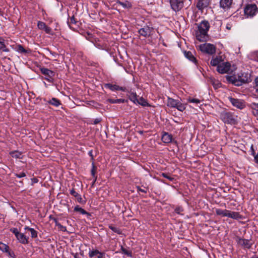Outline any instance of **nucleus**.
<instances>
[{
    "instance_id": "58",
    "label": "nucleus",
    "mask_w": 258,
    "mask_h": 258,
    "mask_svg": "<svg viewBox=\"0 0 258 258\" xmlns=\"http://www.w3.org/2000/svg\"><path fill=\"white\" fill-rule=\"evenodd\" d=\"M251 258H258V256L257 255H253Z\"/></svg>"
},
{
    "instance_id": "26",
    "label": "nucleus",
    "mask_w": 258,
    "mask_h": 258,
    "mask_svg": "<svg viewBox=\"0 0 258 258\" xmlns=\"http://www.w3.org/2000/svg\"><path fill=\"white\" fill-rule=\"evenodd\" d=\"M136 103L139 104L143 106H150L146 100H145L143 97H140L139 99H137Z\"/></svg>"
},
{
    "instance_id": "41",
    "label": "nucleus",
    "mask_w": 258,
    "mask_h": 258,
    "mask_svg": "<svg viewBox=\"0 0 258 258\" xmlns=\"http://www.w3.org/2000/svg\"><path fill=\"white\" fill-rule=\"evenodd\" d=\"M109 228L112 230L113 231L118 233V234H120L121 233V232L120 231V230H119L118 228H117L116 227H114L113 226H111V225H110L109 226Z\"/></svg>"
},
{
    "instance_id": "2",
    "label": "nucleus",
    "mask_w": 258,
    "mask_h": 258,
    "mask_svg": "<svg viewBox=\"0 0 258 258\" xmlns=\"http://www.w3.org/2000/svg\"><path fill=\"white\" fill-rule=\"evenodd\" d=\"M209 28L210 24L207 21H203L199 24L196 33V38L199 41L204 42L207 40Z\"/></svg>"
},
{
    "instance_id": "6",
    "label": "nucleus",
    "mask_w": 258,
    "mask_h": 258,
    "mask_svg": "<svg viewBox=\"0 0 258 258\" xmlns=\"http://www.w3.org/2000/svg\"><path fill=\"white\" fill-rule=\"evenodd\" d=\"M231 67V64L228 62H221L217 68V71L220 74H225L227 73Z\"/></svg>"
},
{
    "instance_id": "12",
    "label": "nucleus",
    "mask_w": 258,
    "mask_h": 258,
    "mask_svg": "<svg viewBox=\"0 0 258 258\" xmlns=\"http://www.w3.org/2000/svg\"><path fill=\"white\" fill-rule=\"evenodd\" d=\"M105 86L111 91L120 90L122 91H128L126 87H119L116 84H107Z\"/></svg>"
},
{
    "instance_id": "32",
    "label": "nucleus",
    "mask_w": 258,
    "mask_h": 258,
    "mask_svg": "<svg viewBox=\"0 0 258 258\" xmlns=\"http://www.w3.org/2000/svg\"><path fill=\"white\" fill-rule=\"evenodd\" d=\"M0 250L4 252H9V246L5 243H2L0 245Z\"/></svg>"
},
{
    "instance_id": "54",
    "label": "nucleus",
    "mask_w": 258,
    "mask_h": 258,
    "mask_svg": "<svg viewBox=\"0 0 258 258\" xmlns=\"http://www.w3.org/2000/svg\"><path fill=\"white\" fill-rule=\"evenodd\" d=\"M101 121V119L100 118H96L93 121V124H98L99 122H100Z\"/></svg>"
},
{
    "instance_id": "3",
    "label": "nucleus",
    "mask_w": 258,
    "mask_h": 258,
    "mask_svg": "<svg viewBox=\"0 0 258 258\" xmlns=\"http://www.w3.org/2000/svg\"><path fill=\"white\" fill-rule=\"evenodd\" d=\"M200 50L205 53L212 54L215 52L216 48L214 45L210 43H204L199 46Z\"/></svg>"
},
{
    "instance_id": "5",
    "label": "nucleus",
    "mask_w": 258,
    "mask_h": 258,
    "mask_svg": "<svg viewBox=\"0 0 258 258\" xmlns=\"http://www.w3.org/2000/svg\"><path fill=\"white\" fill-rule=\"evenodd\" d=\"M257 12V7L254 4H249L244 9V14L248 17H253Z\"/></svg>"
},
{
    "instance_id": "13",
    "label": "nucleus",
    "mask_w": 258,
    "mask_h": 258,
    "mask_svg": "<svg viewBox=\"0 0 258 258\" xmlns=\"http://www.w3.org/2000/svg\"><path fill=\"white\" fill-rule=\"evenodd\" d=\"M232 2L233 0H220V7L224 10H228L231 7Z\"/></svg>"
},
{
    "instance_id": "53",
    "label": "nucleus",
    "mask_w": 258,
    "mask_h": 258,
    "mask_svg": "<svg viewBox=\"0 0 258 258\" xmlns=\"http://www.w3.org/2000/svg\"><path fill=\"white\" fill-rule=\"evenodd\" d=\"M232 27V25L231 24V23H227L226 24V28L228 30H230L231 29Z\"/></svg>"
},
{
    "instance_id": "1",
    "label": "nucleus",
    "mask_w": 258,
    "mask_h": 258,
    "mask_svg": "<svg viewBox=\"0 0 258 258\" xmlns=\"http://www.w3.org/2000/svg\"><path fill=\"white\" fill-rule=\"evenodd\" d=\"M226 79L228 82L237 86H240L243 84L251 81L250 74L248 71H241L237 75L227 76Z\"/></svg>"
},
{
    "instance_id": "52",
    "label": "nucleus",
    "mask_w": 258,
    "mask_h": 258,
    "mask_svg": "<svg viewBox=\"0 0 258 258\" xmlns=\"http://www.w3.org/2000/svg\"><path fill=\"white\" fill-rule=\"evenodd\" d=\"M6 253H7L10 256L13 258L15 257V254L14 252L10 251V250H9V252H7Z\"/></svg>"
},
{
    "instance_id": "56",
    "label": "nucleus",
    "mask_w": 258,
    "mask_h": 258,
    "mask_svg": "<svg viewBox=\"0 0 258 258\" xmlns=\"http://www.w3.org/2000/svg\"><path fill=\"white\" fill-rule=\"evenodd\" d=\"M138 190L140 191H141L142 192H144V193H146L147 192V190L145 189H142L139 187H138Z\"/></svg>"
},
{
    "instance_id": "33",
    "label": "nucleus",
    "mask_w": 258,
    "mask_h": 258,
    "mask_svg": "<svg viewBox=\"0 0 258 258\" xmlns=\"http://www.w3.org/2000/svg\"><path fill=\"white\" fill-rule=\"evenodd\" d=\"M96 167L95 166L94 163L92 164V169H91V175L94 177V180H96L97 179V176L96 175Z\"/></svg>"
},
{
    "instance_id": "19",
    "label": "nucleus",
    "mask_w": 258,
    "mask_h": 258,
    "mask_svg": "<svg viewBox=\"0 0 258 258\" xmlns=\"http://www.w3.org/2000/svg\"><path fill=\"white\" fill-rule=\"evenodd\" d=\"M128 90V91H127L128 93V94L127 95L130 100L134 102V103L136 104V101L137 100V95L136 92H132L131 90H130L128 89H127Z\"/></svg>"
},
{
    "instance_id": "11",
    "label": "nucleus",
    "mask_w": 258,
    "mask_h": 258,
    "mask_svg": "<svg viewBox=\"0 0 258 258\" xmlns=\"http://www.w3.org/2000/svg\"><path fill=\"white\" fill-rule=\"evenodd\" d=\"M236 241L238 244L243 246L244 248H249L252 245V243L248 239H245L241 238H237Z\"/></svg>"
},
{
    "instance_id": "21",
    "label": "nucleus",
    "mask_w": 258,
    "mask_h": 258,
    "mask_svg": "<svg viewBox=\"0 0 258 258\" xmlns=\"http://www.w3.org/2000/svg\"><path fill=\"white\" fill-rule=\"evenodd\" d=\"M178 101L173 98L168 97L167 105L170 107L175 108Z\"/></svg>"
},
{
    "instance_id": "20",
    "label": "nucleus",
    "mask_w": 258,
    "mask_h": 258,
    "mask_svg": "<svg viewBox=\"0 0 258 258\" xmlns=\"http://www.w3.org/2000/svg\"><path fill=\"white\" fill-rule=\"evenodd\" d=\"M172 139V136L167 133H164L162 135V141L165 143H170L171 142Z\"/></svg>"
},
{
    "instance_id": "62",
    "label": "nucleus",
    "mask_w": 258,
    "mask_h": 258,
    "mask_svg": "<svg viewBox=\"0 0 258 258\" xmlns=\"http://www.w3.org/2000/svg\"><path fill=\"white\" fill-rule=\"evenodd\" d=\"M3 42V41H0V44H1Z\"/></svg>"
},
{
    "instance_id": "35",
    "label": "nucleus",
    "mask_w": 258,
    "mask_h": 258,
    "mask_svg": "<svg viewBox=\"0 0 258 258\" xmlns=\"http://www.w3.org/2000/svg\"><path fill=\"white\" fill-rule=\"evenodd\" d=\"M175 108L180 111H183L185 110V106L184 104L178 101Z\"/></svg>"
},
{
    "instance_id": "44",
    "label": "nucleus",
    "mask_w": 258,
    "mask_h": 258,
    "mask_svg": "<svg viewBox=\"0 0 258 258\" xmlns=\"http://www.w3.org/2000/svg\"><path fill=\"white\" fill-rule=\"evenodd\" d=\"M213 85L215 88H218L221 86V83L218 81H213Z\"/></svg>"
},
{
    "instance_id": "24",
    "label": "nucleus",
    "mask_w": 258,
    "mask_h": 258,
    "mask_svg": "<svg viewBox=\"0 0 258 258\" xmlns=\"http://www.w3.org/2000/svg\"><path fill=\"white\" fill-rule=\"evenodd\" d=\"M74 211L76 212H79L82 215H90V214L86 212L84 209L80 207L79 205H77L75 207Z\"/></svg>"
},
{
    "instance_id": "14",
    "label": "nucleus",
    "mask_w": 258,
    "mask_h": 258,
    "mask_svg": "<svg viewBox=\"0 0 258 258\" xmlns=\"http://www.w3.org/2000/svg\"><path fill=\"white\" fill-rule=\"evenodd\" d=\"M210 4V0H199L197 4V8L199 10H202L207 8Z\"/></svg>"
},
{
    "instance_id": "22",
    "label": "nucleus",
    "mask_w": 258,
    "mask_h": 258,
    "mask_svg": "<svg viewBox=\"0 0 258 258\" xmlns=\"http://www.w3.org/2000/svg\"><path fill=\"white\" fill-rule=\"evenodd\" d=\"M250 107L252 109V113L255 116H258V103H251L250 104Z\"/></svg>"
},
{
    "instance_id": "40",
    "label": "nucleus",
    "mask_w": 258,
    "mask_h": 258,
    "mask_svg": "<svg viewBox=\"0 0 258 258\" xmlns=\"http://www.w3.org/2000/svg\"><path fill=\"white\" fill-rule=\"evenodd\" d=\"M17 50L19 52L21 53H25L27 52V50L21 45L18 46Z\"/></svg>"
},
{
    "instance_id": "29",
    "label": "nucleus",
    "mask_w": 258,
    "mask_h": 258,
    "mask_svg": "<svg viewBox=\"0 0 258 258\" xmlns=\"http://www.w3.org/2000/svg\"><path fill=\"white\" fill-rule=\"evenodd\" d=\"M108 102L111 103H121L125 102V100L123 99H108L107 100Z\"/></svg>"
},
{
    "instance_id": "61",
    "label": "nucleus",
    "mask_w": 258,
    "mask_h": 258,
    "mask_svg": "<svg viewBox=\"0 0 258 258\" xmlns=\"http://www.w3.org/2000/svg\"><path fill=\"white\" fill-rule=\"evenodd\" d=\"M71 21H72V22L74 21V20H73V18H71Z\"/></svg>"
},
{
    "instance_id": "28",
    "label": "nucleus",
    "mask_w": 258,
    "mask_h": 258,
    "mask_svg": "<svg viewBox=\"0 0 258 258\" xmlns=\"http://www.w3.org/2000/svg\"><path fill=\"white\" fill-rule=\"evenodd\" d=\"M48 103L54 106L57 107L60 104V101L55 98H52Z\"/></svg>"
},
{
    "instance_id": "15",
    "label": "nucleus",
    "mask_w": 258,
    "mask_h": 258,
    "mask_svg": "<svg viewBox=\"0 0 258 258\" xmlns=\"http://www.w3.org/2000/svg\"><path fill=\"white\" fill-rule=\"evenodd\" d=\"M223 61V59L222 56H216L213 57L211 60L210 64L212 66H217V67Z\"/></svg>"
},
{
    "instance_id": "49",
    "label": "nucleus",
    "mask_w": 258,
    "mask_h": 258,
    "mask_svg": "<svg viewBox=\"0 0 258 258\" xmlns=\"http://www.w3.org/2000/svg\"><path fill=\"white\" fill-rule=\"evenodd\" d=\"M252 155L254 156V160L255 163L258 164V152L256 155H254V152L253 151Z\"/></svg>"
},
{
    "instance_id": "34",
    "label": "nucleus",
    "mask_w": 258,
    "mask_h": 258,
    "mask_svg": "<svg viewBox=\"0 0 258 258\" xmlns=\"http://www.w3.org/2000/svg\"><path fill=\"white\" fill-rule=\"evenodd\" d=\"M187 101L189 102H190V103H194V104H199L201 102V101L198 99V98H191V97H189L187 99Z\"/></svg>"
},
{
    "instance_id": "16",
    "label": "nucleus",
    "mask_w": 258,
    "mask_h": 258,
    "mask_svg": "<svg viewBox=\"0 0 258 258\" xmlns=\"http://www.w3.org/2000/svg\"><path fill=\"white\" fill-rule=\"evenodd\" d=\"M16 238L22 244H27L28 242V238L24 233H20Z\"/></svg>"
},
{
    "instance_id": "27",
    "label": "nucleus",
    "mask_w": 258,
    "mask_h": 258,
    "mask_svg": "<svg viewBox=\"0 0 258 258\" xmlns=\"http://www.w3.org/2000/svg\"><path fill=\"white\" fill-rule=\"evenodd\" d=\"M25 230H27L30 232L31 236L32 238H36L37 237V232L34 229H33L32 228H30L28 226H26L25 227Z\"/></svg>"
},
{
    "instance_id": "60",
    "label": "nucleus",
    "mask_w": 258,
    "mask_h": 258,
    "mask_svg": "<svg viewBox=\"0 0 258 258\" xmlns=\"http://www.w3.org/2000/svg\"><path fill=\"white\" fill-rule=\"evenodd\" d=\"M71 21H72V22L74 21V20H73V18H71Z\"/></svg>"
},
{
    "instance_id": "43",
    "label": "nucleus",
    "mask_w": 258,
    "mask_h": 258,
    "mask_svg": "<svg viewBox=\"0 0 258 258\" xmlns=\"http://www.w3.org/2000/svg\"><path fill=\"white\" fill-rule=\"evenodd\" d=\"M10 231L15 235L16 237H17L18 235V234L20 233L18 229L16 228H11L10 229Z\"/></svg>"
},
{
    "instance_id": "59",
    "label": "nucleus",
    "mask_w": 258,
    "mask_h": 258,
    "mask_svg": "<svg viewBox=\"0 0 258 258\" xmlns=\"http://www.w3.org/2000/svg\"><path fill=\"white\" fill-rule=\"evenodd\" d=\"M74 257H75V258H79L77 257V255H75Z\"/></svg>"
},
{
    "instance_id": "42",
    "label": "nucleus",
    "mask_w": 258,
    "mask_h": 258,
    "mask_svg": "<svg viewBox=\"0 0 258 258\" xmlns=\"http://www.w3.org/2000/svg\"><path fill=\"white\" fill-rule=\"evenodd\" d=\"M0 49L5 52L9 51V49L6 47L4 42L1 44V45L0 46Z\"/></svg>"
},
{
    "instance_id": "63",
    "label": "nucleus",
    "mask_w": 258,
    "mask_h": 258,
    "mask_svg": "<svg viewBox=\"0 0 258 258\" xmlns=\"http://www.w3.org/2000/svg\"><path fill=\"white\" fill-rule=\"evenodd\" d=\"M3 243V242L0 241V245Z\"/></svg>"
},
{
    "instance_id": "10",
    "label": "nucleus",
    "mask_w": 258,
    "mask_h": 258,
    "mask_svg": "<svg viewBox=\"0 0 258 258\" xmlns=\"http://www.w3.org/2000/svg\"><path fill=\"white\" fill-rule=\"evenodd\" d=\"M229 100L231 104L238 108L242 109L245 106L244 102L242 100L231 97L229 98Z\"/></svg>"
},
{
    "instance_id": "7",
    "label": "nucleus",
    "mask_w": 258,
    "mask_h": 258,
    "mask_svg": "<svg viewBox=\"0 0 258 258\" xmlns=\"http://www.w3.org/2000/svg\"><path fill=\"white\" fill-rule=\"evenodd\" d=\"M171 8L175 12L179 11L183 7V2L181 0H170Z\"/></svg>"
},
{
    "instance_id": "36",
    "label": "nucleus",
    "mask_w": 258,
    "mask_h": 258,
    "mask_svg": "<svg viewBox=\"0 0 258 258\" xmlns=\"http://www.w3.org/2000/svg\"><path fill=\"white\" fill-rule=\"evenodd\" d=\"M99 250H90L89 251V256L90 257H93V256L97 255L98 253Z\"/></svg>"
},
{
    "instance_id": "4",
    "label": "nucleus",
    "mask_w": 258,
    "mask_h": 258,
    "mask_svg": "<svg viewBox=\"0 0 258 258\" xmlns=\"http://www.w3.org/2000/svg\"><path fill=\"white\" fill-rule=\"evenodd\" d=\"M40 71L44 76V79L49 82H52L54 80L55 73L45 68H41Z\"/></svg>"
},
{
    "instance_id": "30",
    "label": "nucleus",
    "mask_w": 258,
    "mask_h": 258,
    "mask_svg": "<svg viewBox=\"0 0 258 258\" xmlns=\"http://www.w3.org/2000/svg\"><path fill=\"white\" fill-rule=\"evenodd\" d=\"M118 4L124 8H130L132 7V5L131 3L127 1H125V2H119Z\"/></svg>"
},
{
    "instance_id": "51",
    "label": "nucleus",
    "mask_w": 258,
    "mask_h": 258,
    "mask_svg": "<svg viewBox=\"0 0 258 258\" xmlns=\"http://www.w3.org/2000/svg\"><path fill=\"white\" fill-rule=\"evenodd\" d=\"M16 176L18 178H21L26 176V174L24 172H21L20 174H16Z\"/></svg>"
},
{
    "instance_id": "17",
    "label": "nucleus",
    "mask_w": 258,
    "mask_h": 258,
    "mask_svg": "<svg viewBox=\"0 0 258 258\" xmlns=\"http://www.w3.org/2000/svg\"><path fill=\"white\" fill-rule=\"evenodd\" d=\"M70 194L72 196H74L77 198L78 202L80 204H85V201L83 200L80 195H79L78 192H77L74 189H72L70 190Z\"/></svg>"
},
{
    "instance_id": "8",
    "label": "nucleus",
    "mask_w": 258,
    "mask_h": 258,
    "mask_svg": "<svg viewBox=\"0 0 258 258\" xmlns=\"http://www.w3.org/2000/svg\"><path fill=\"white\" fill-rule=\"evenodd\" d=\"M221 118L225 123L233 124L235 122V119L233 115L229 112H224L221 114Z\"/></svg>"
},
{
    "instance_id": "45",
    "label": "nucleus",
    "mask_w": 258,
    "mask_h": 258,
    "mask_svg": "<svg viewBox=\"0 0 258 258\" xmlns=\"http://www.w3.org/2000/svg\"><path fill=\"white\" fill-rule=\"evenodd\" d=\"M43 30L47 34H51V29L47 26Z\"/></svg>"
},
{
    "instance_id": "55",
    "label": "nucleus",
    "mask_w": 258,
    "mask_h": 258,
    "mask_svg": "<svg viewBox=\"0 0 258 258\" xmlns=\"http://www.w3.org/2000/svg\"><path fill=\"white\" fill-rule=\"evenodd\" d=\"M175 211L177 214H180L182 211V209L181 208H177L175 209Z\"/></svg>"
},
{
    "instance_id": "38",
    "label": "nucleus",
    "mask_w": 258,
    "mask_h": 258,
    "mask_svg": "<svg viewBox=\"0 0 258 258\" xmlns=\"http://www.w3.org/2000/svg\"><path fill=\"white\" fill-rule=\"evenodd\" d=\"M121 249L122 253H124V254H126L128 256H130V257L132 256V252L131 251L127 250V249H126L125 248H124L122 247H121Z\"/></svg>"
},
{
    "instance_id": "39",
    "label": "nucleus",
    "mask_w": 258,
    "mask_h": 258,
    "mask_svg": "<svg viewBox=\"0 0 258 258\" xmlns=\"http://www.w3.org/2000/svg\"><path fill=\"white\" fill-rule=\"evenodd\" d=\"M37 26L39 29L43 30L46 26L45 23L39 21L37 23Z\"/></svg>"
},
{
    "instance_id": "18",
    "label": "nucleus",
    "mask_w": 258,
    "mask_h": 258,
    "mask_svg": "<svg viewBox=\"0 0 258 258\" xmlns=\"http://www.w3.org/2000/svg\"><path fill=\"white\" fill-rule=\"evenodd\" d=\"M227 217L236 220L241 218V216L238 212L231 211L230 210H228Z\"/></svg>"
},
{
    "instance_id": "23",
    "label": "nucleus",
    "mask_w": 258,
    "mask_h": 258,
    "mask_svg": "<svg viewBox=\"0 0 258 258\" xmlns=\"http://www.w3.org/2000/svg\"><path fill=\"white\" fill-rule=\"evenodd\" d=\"M184 56L190 61L196 63V59L190 51H185L184 52Z\"/></svg>"
},
{
    "instance_id": "9",
    "label": "nucleus",
    "mask_w": 258,
    "mask_h": 258,
    "mask_svg": "<svg viewBox=\"0 0 258 258\" xmlns=\"http://www.w3.org/2000/svg\"><path fill=\"white\" fill-rule=\"evenodd\" d=\"M152 31V28L148 26H145L143 28L139 30L138 32L140 35L145 37H147L150 36Z\"/></svg>"
},
{
    "instance_id": "31",
    "label": "nucleus",
    "mask_w": 258,
    "mask_h": 258,
    "mask_svg": "<svg viewBox=\"0 0 258 258\" xmlns=\"http://www.w3.org/2000/svg\"><path fill=\"white\" fill-rule=\"evenodd\" d=\"M10 154L12 157L15 158H20L22 156L21 153L17 151L11 152Z\"/></svg>"
},
{
    "instance_id": "25",
    "label": "nucleus",
    "mask_w": 258,
    "mask_h": 258,
    "mask_svg": "<svg viewBox=\"0 0 258 258\" xmlns=\"http://www.w3.org/2000/svg\"><path fill=\"white\" fill-rule=\"evenodd\" d=\"M216 213L218 215L222 216L223 217H227L228 216V210H222L220 209H216Z\"/></svg>"
},
{
    "instance_id": "50",
    "label": "nucleus",
    "mask_w": 258,
    "mask_h": 258,
    "mask_svg": "<svg viewBox=\"0 0 258 258\" xmlns=\"http://www.w3.org/2000/svg\"><path fill=\"white\" fill-rule=\"evenodd\" d=\"M253 57L254 60L258 62V51L254 52L253 55Z\"/></svg>"
},
{
    "instance_id": "46",
    "label": "nucleus",
    "mask_w": 258,
    "mask_h": 258,
    "mask_svg": "<svg viewBox=\"0 0 258 258\" xmlns=\"http://www.w3.org/2000/svg\"><path fill=\"white\" fill-rule=\"evenodd\" d=\"M255 91L258 95V77L255 79Z\"/></svg>"
},
{
    "instance_id": "57",
    "label": "nucleus",
    "mask_w": 258,
    "mask_h": 258,
    "mask_svg": "<svg viewBox=\"0 0 258 258\" xmlns=\"http://www.w3.org/2000/svg\"><path fill=\"white\" fill-rule=\"evenodd\" d=\"M32 181H33V182H34V183L37 182V181H38V180H37V179L36 178H33V179H32Z\"/></svg>"
},
{
    "instance_id": "37",
    "label": "nucleus",
    "mask_w": 258,
    "mask_h": 258,
    "mask_svg": "<svg viewBox=\"0 0 258 258\" xmlns=\"http://www.w3.org/2000/svg\"><path fill=\"white\" fill-rule=\"evenodd\" d=\"M56 226L58 227L59 230H60L61 231L64 232L67 231V228L66 226H64L62 225H61L59 223L56 222L55 223Z\"/></svg>"
},
{
    "instance_id": "48",
    "label": "nucleus",
    "mask_w": 258,
    "mask_h": 258,
    "mask_svg": "<svg viewBox=\"0 0 258 258\" xmlns=\"http://www.w3.org/2000/svg\"><path fill=\"white\" fill-rule=\"evenodd\" d=\"M97 255L98 258H105V254L99 251Z\"/></svg>"
},
{
    "instance_id": "47",
    "label": "nucleus",
    "mask_w": 258,
    "mask_h": 258,
    "mask_svg": "<svg viewBox=\"0 0 258 258\" xmlns=\"http://www.w3.org/2000/svg\"><path fill=\"white\" fill-rule=\"evenodd\" d=\"M162 175L163 177H165V178H166L168 179L169 180H171H171H172L173 179V178H172V177H170V176H169L168 174H166V173H162Z\"/></svg>"
}]
</instances>
